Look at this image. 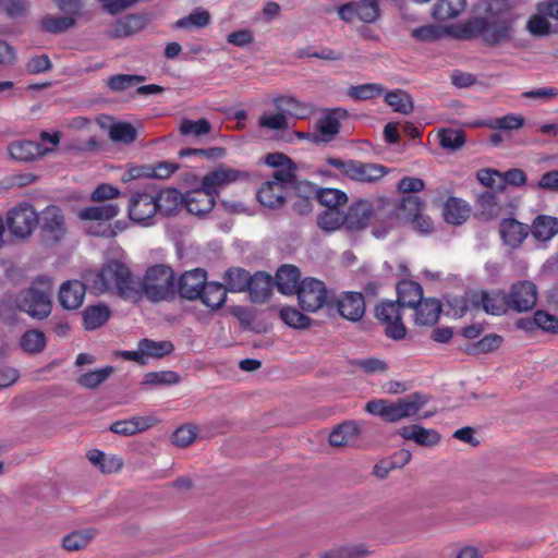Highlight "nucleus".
<instances>
[{
    "label": "nucleus",
    "instance_id": "0eeeda50",
    "mask_svg": "<svg viewBox=\"0 0 558 558\" xmlns=\"http://www.w3.org/2000/svg\"><path fill=\"white\" fill-rule=\"evenodd\" d=\"M294 294L298 295L301 308L312 313L328 305L331 298V292L326 284L312 277L304 278Z\"/></svg>",
    "mask_w": 558,
    "mask_h": 558
},
{
    "label": "nucleus",
    "instance_id": "9d476101",
    "mask_svg": "<svg viewBox=\"0 0 558 558\" xmlns=\"http://www.w3.org/2000/svg\"><path fill=\"white\" fill-rule=\"evenodd\" d=\"M7 223L14 236L26 238L38 226V215L31 204L22 203L8 211Z\"/></svg>",
    "mask_w": 558,
    "mask_h": 558
},
{
    "label": "nucleus",
    "instance_id": "f257e3e1",
    "mask_svg": "<svg viewBox=\"0 0 558 558\" xmlns=\"http://www.w3.org/2000/svg\"><path fill=\"white\" fill-rule=\"evenodd\" d=\"M513 14L509 0H490L484 16H475L462 26L463 38H481L489 46L508 41L513 34Z\"/></svg>",
    "mask_w": 558,
    "mask_h": 558
},
{
    "label": "nucleus",
    "instance_id": "39448f33",
    "mask_svg": "<svg viewBox=\"0 0 558 558\" xmlns=\"http://www.w3.org/2000/svg\"><path fill=\"white\" fill-rule=\"evenodd\" d=\"M326 163L344 178L363 184L376 183L388 173V169L383 165L355 159L328 157Z\"/></svg>",
    "mask_w": 558,
    "mask_h": 558
},
{
    "label": "nucleus",
    "instance_id": "4be33fe9",
    "mask_svg": "<svg viewBox=\"0 0 558 558\" xmlns=\"http://www.w3.org/2000/svg\"><path fill=\"white\" fill-rule=\"evenodd\" d=\"M339 314L351 322L360 320L365 314V300L360 292H344L337 301Z\"/></svg>",
    "mask_w": 558,
    "mask_h": 558
},
{
    "label": "nucleus",
    "instance_id": "ddd939ff",
    "mask_svg": "<svg viewBox=\"0 0 558 558\" xmlns=\"http://www.w3.org/2000/svg\"><path fill=\"white\" fill-rule=\"evenodd\" d=\"M508 293L510 311L515 313L529 312L534 308L537 302V288L529 280L513 283Z\"/></svg>",
    "mask_w": 558,
    "mask_h": 558
},
{
    "label": "nucleus",
    "instance_id": "b1692460",
    "mask_svg": "<svg viewBox=\"0 0 558 558\" xmlns=\"http://www.w3.org/2000/svg\"><path fill=\"white\" fill-rule=\"evenodd\" d=\"M156 422L153 416H132L128 420L113 422L109 430L121 436H133L153 427Z\"/></svg>",
    "mask_w": 558,
    "mask_h": 558
},
{
    "label": "nucleus",
    "instance_id": "f3484780",
    "mask_svg": "<svg viewBox=\"0 0 558 558\" xmlns=\"http://www.w3.org/2000/svg\"><path fill=\"white\" fill-rule=\"evenodd\" d=\"M43 232L54 242L61 241L66 234L65 218L60 207L49 205L43 210Z\"/></svg>",
    "mask_w": 558,
    "mask_h": 558
},
{
    "label": "nucleus",
    "instance_id": "37998d69",
    "mask_svg": "<svg viewBox=\"0 0 558 558\" xmlns=\"http://www.w3.org/2000/svg\"><path fill=\"white\" fill-rule=\"evenodd\" d=\"M480 215L485 219H495L501 215V206L494 192H484L477 197Z\"/></svg>",
    "mask_w": 558,
    "mask_h": 558
},
{
    "label": "nucleus",
    "instance_id": "c85d7f7f",
    "mask_svg": "<svg viewBox=\"0 0 558 558\" xmlns=\"http://www.w3.org/2000/svg\"><path fill=\"white\" fill-rule=\"evenodd\" d=\"M155 195L158 213L161 215H173L184 205V196L174 187L162 190Z\"/></svg>",
    "mask_w": 558,
    "mask_h": 558
},
{
    "label": "nucleus",
    "instance_id": "3c124183",
    "mask_svg": "<svg viewBox=\"0 0 558 558\" xmlns=\"http://www.w3.org/2000/svg\"><path fill=\"white\" fill-rule=\"evenodd\" d=\"M146 80L143 75L137 74H116L107 80V86L116 93L129 89Z\"/></svg>",
    "mask_w": 558,
    "mask_h": 558
},
{
    "label": "nucleus",
    "instance_id": "c03bdc74",
    "mask_svg": "<svg viewBox=\"0 0 558 558\" xmlns=\"http://www.w3.org/2000/svg\"><path fill=\"white\" fill-rule=\"evenodd\" d=\"M210 13L203 8H197L189 15L179 19L175 22V27L191 29L204 28L210 23Z\"/></svg>",
    "mask_w": 558,
    "mask_h": 558
},
{
    "label": "nucleus",
    "instance_id": "20e7f679",
    "mask_svg": "<svg viewBox=\"0 0 558 558\" xmlns=\"http://www.w3.org/2000/svg\"><path fill=\"white\" fill-rule=\"evenodd\" d=\"M51 293V279L47 276H38L28 288L14 296L13 304L16 310L33 319L43 320L50 315L52 310Z\"/></svg>",
    "mask_w": 558,
    "mask_h": 558
},
{
    "label": "nucleus",
    "instance_id": "4c0bfd02",
    "mask_svg": "<svg viewBox=\"0 0 558 558\" xmlns=\"http://www.w3.org/2000/svg\"><path fill=\"white\" fill-rule=\"evenodd\" d=\"M274 105L283 110L286 116H292L296 119H305L311 113V108L292 96H280L272 100Z\"/></svg>",
    "mask_w": 558,
    "mask_h": 558
},
{
    "label": "nucleus",
    "instance_id": "473e14b6",
    "mask_svg": "<svg viewBox=\"0 0 558 558\" xmlns=\"http://www.w3.org/2000/svg\"><path fill=\"white\" fill-rule=\"evenodd\" d=\"M360 426L354 421H348L338 425L329 435V444L333 447L345 446L356 440L360 435Z\"/></svg>",
    "mask_w": 558,
    "mask_h": 558
},
{
    "label": "nucleus",
    "instance_id": "0e129e2a",
    "mask_svg": "<svg viewBox=\"0 0 558 558\" xmlns=\"http://www.w3.org/2000/svg\"><path fill=\"white\" fill-rule=\"evenodd\" d=\"M196 433L197 428L193 424L180 426L171 436L172 444L178 447H187L195 440Z\"/></svg>",
    "mask_w": 558,
    "mask_h": 558
},
{
    "label": "nucleus",
    "instance_id": "ea45409f",
    "mask_svg": "<svg viewBox=\"0 0 558 558\" xmlns=\"http://www.w3.org/2000/svg\"><path fill=\"white\" fill-rule=\"evenodd\" d=\"M46 343L45 333L38 329L26 330L20 339V347L27 354L41 353L46 348Z\"/></svg>",
    "mask_w": 558,
    "mask_h": 558
},
{
    "label": "nucleus",
    "instance_id": "6ab92c4d",
    "mask_svg": "<svg viewBox=\"0 0 558 558\" xmlns=\"http://www.w3.org/2000/svg\"><path fill=\"white\" fill-rule=\"evenodd\" d=\"M498 231L502 243L514 250L522 245L531 229L517 219L504 218L499 222Z\"/></svg>",
    "mask_w": 558,
    "mask_h": 558
},
{
    "label": "nucleus",
    "instance_id": "a18cd8bd",
    "mask_svg": "<svg viewBox=\"0 0 558 558\" xmlns=\"http://www.w3.org/2000/svg\"><path fill=\"white\" fill-rule=\"evenodd\" d=\"M95 532L92 529L75 531L62 538V546L65 550L76 551L85 548L94 538Z\"/></svg>",
    "mask_w": 558,
    "mask_h": 558
},
{
    "label": "nucleus",
    "instance_id": "72a5a7b5",
    "mask_svg": "<svg viewBox=\"0 0 558 558\" xmlns=\"http://www.w3.org/2000/svg\"><path fill=\"white\" fill-rule=\"evenodd\" d=\"M471 208L469 205L457 197H449L444 206V218L448 223L461 225L469 218Z\"/></svg>",
    "mask_w": 558,
    "mask_h": 558
},
{
    "label": "nucleus",
    "instance_id": "f704fd0d",
    "mask_svg": "<svg viewBox=\"0 0 558 558\" xmlns=\"http://www.w3.org/2000/svg\"><path fill=\"white\" fill-rule=\"evenodd\" d=\"M466 7L465 0H438L434 8L432 15L435 20L446 22L457 19Z\"/></svg>",
    "mask_w": 558,
    "mask_h": 558
},
{
    "label": "nucleus",
    "instance_id": "13d9d810",
    "mask_svg": "<svg viewBox=\"0 0 558 558\" xmlns=\"http://www.w3.org/2000/svg\"><path fill=\"white\" fill-rule=\"evenodd\" d=\"M113 372L112 366H107L100 369L87 372L80 376L77 383L86 388H96L102 384Z\"/></svg>",
    "mask_w": 558,
    "mask_h": 558
},
{
    "label": "nucleus",
    "instance_id": "e2e57ef3",
    "mask_svg": "<svg viewBox=\"0 0 558 558\" xmlns=\"http://www.w3.org/2000/svg\"><path fill=\"white\" fill-rule=\"evenodd\" d=\"M401 307L402 306L399 305L398 302H381L375 308L376 318L383 324H386L392 319H398L401 315Z\"/></svg>",
    "mask_w": 558,
    "mask_h": 558
},
{
    "label": "nucleus",
    "instance_id": "4d7b16f0",
    "mask_svg": "<svg viewBox=\"0 0 558 558\" xmlns=\"http://www.w3.org/2000/svg\"><path fill=\"white\" fill-rule=\"evenodd\" d=\"M317 198L326 209L338 208L348 201L347 194L337 189H323L317 193Z\"/></svg>",
    "mask_w": 558,
    "mask_h": 558
},
{
    "label": "nucleus",
    "instance_id": "f8f14e48",
    "mask_svg": "<svg viewBox=\"0 0 558 558\" xmlns=\"http://www.w3.org/2000/svg\"><path fill=\"white\" fill-rule=\"evenodd\" d=\"M376 213H377V199L375 203H372L367 199H359L351 204L344 213L345 217V228L355 231L365 229L371 219H373V227L379 226L383 227V222L376 221Z\"/></svg>",
    "mask_w": 558,
    "mask_h": 558
},
{
    "label": "nucleus",
    "instance_id": "7c9ffc66",
    "mask_svg": "<svg viewBox=\"0 0 558 558\" xmlns=\"http://www.w3.org/2000/svg\"><path fill=\"white\" fill-rule=\"evenodd\" d=\"M397 302L402 307L417 305L423 300V289L420 283L412 280H402L397 286Z\"/></svg>",
    "mask_w": 558,
    "mask_h": 558
},
{
    "label": "nucleus",
    "instance_id": "79ce46f5",
    "mask_svg": "<svg viewBox=\"0 0 558 558\" xmlns=\"http://www.w3.org/2000/svg\"><path fill=\"white\" fill-rule=\"evenodd\" d=\"M252 276L243 268H230L225 274L227 290L231 292H243L247 290Z\"/></svg>",
    "mask_w": 558,
    "mask_h": 558
},
{
    "label": "nucleus",
    "instance_id": "dca6fc26",
    "mask_svg": "<svg viewBox=\"0 0 558 558\" xmlns=\"http://www.w3.org/2000/svg\"><path fill=\"white\" fill-rule=\"evenodd\" d=\"M345 111L330 110L325 116L319 118L316 122V133L311 134V141L315 144L329 143L340 132V119L344 116Z\"/></svg>",
    "mask_w": 558,
    "mask_h": 558
},
{
    "label": "nucleus",
    "instance_id": "6e6552de",
    "mask_svg": "<svg viewBox=\"0 0 558 558\" xmlns=\"http://www.w3.org/2000/svg\"><path fill=\"white\" fill-rule=\"evenodd\" d=\"M294 181L288 170L274 171L271 180L265 182L257 192L258 202L268 208H278L286 202L287 185Z\"/></svg>",
    "mask_w": 558,
    "mask_h": 558
},
{
    "label": "nucleus",
    "instance_id": "bf43d9fd",
    "mask_svg": "<svg viewBox=\"0 0 558 558\" xmlns=\"http://www.w3.org/2000/svg\"><path fill=\"white\" fill-rule=\"evenodd\" d=\"M280 317L284 324L290 327L304 329L310 326L311 318L294 307H283L280 310Z\"/></svg>",
    "mask_w": 558,
    "mask_h": 558
},
{
    "label": "nucleus",
    "instance_id": "338daca9",
    "mask_svg": "<svg viewBox=\"0 0 558 558\" xmlns=\"http://www.w3.org/2000/svg\"><path fill=\"white\" fill-rule=\"evenodd\" d=\"M367 549L363 545H354L331 549L325 553L320 558H362L366 556Z\"/></svg>",
    "mask_w": 558,
    "mask_h": 558
},
{
    "label": "nucleus",
    "instance_id": "680f3d73",
    "mask_svg": "<svg viewBox=\"0 0 558 558\" xmlns=\"http://www.w3.org/2000/svg\"><path fill=\"white\" fill-rule=\"evenodd\" d=\"M351 365L366 374L385 373L388 369V364L377 357L355 359L351 362Z\"/></svg>",
    "mask_w": 558,
    "mask_h": 558
},
{
    "label": "nucleus",
    "instance_id": "69168bd1",
    "mask_svg": "<svg viewBox=\"0 0 558 558\" xmlns=\"http://www.w3.org/2000/svg\"><path fill=\"white\" fill-rule=\"evenodd\" d=\"M476 178L484 186L495 189L498 192L502 191V178L500 171L489 168L482 169L477 171Z\"/></svg>",
    "mask_w": 558,
    "mask_h": 558
},
{
    "label": "nucleus",
    "instance_id": "412c9836",
    "mask_svg": "<svg viewBox=\"0 0 558 558\" xmlns=\"http://www.w3.org/2000/svg\"><path fill=\"white\" fill-rule=\"evenodd\" d=\"M473 303L481 305L487 314L495 316H501L510 310L508 293L502 290L482 291L474 296Z\"/></svg>",
    "mask_w": 558,
    "mask_h": 558
},
{
    "label": "nucleus",
    "instance_id": "a19ab883",
    "mask_svg": "<svg viewBox=\"0 0 558 558\" xmlns=\"http://www.w3.org/2000/svg\"><path fill=\"white\" fill-rule=\"evenodd\" d=\"M385 93V87L378 83H365L350 86L347 95L355 101L374 99Z\"/></svg>",
    "mask_w": 558,
    "mask_h": 558
},
{
    "label": "nucleus",
    "instance_id": "4468645a",
    "mask_svg": "<svg viewBox=\"0 0 558 558\" xmlns=\"http://www.w3.org/2000/svg\"><path fill=\"white\" fill-rule=\"evenodd\" d=\"M428 400V396L414 392L399 399L397 402L389 401L387 422L395 423L416 415L418 411L426 405Z\"/></svg>",
    "mask_w": 558,
    "mask_h": 558
},
{
    "label": "nucleus",
    "instance_id": "c9c22d12",
    "mask_svg": "<svg viewBox=\"0 0 558 558\" xmlns=\"http://www.w3.org/2000/svg\"><path fill=\"white\" fill-rule=\"evenodd\" d=\"M383 95L385 102L390 106L395 112L409 114L414 109V102L411 95L403 89H385Z\"/></svg>",
    "mask_w": 558,
    "mask_h": 558
},
{
    "label": "nucleus",
    "instance_id": "49530a36",
    "mask_svg": "<svg viewBox=\"0 0 558 558\" xmlns=\"http://www.w3.org/2000/svg\"><path fill=\"white\" fill-rule=\"evenodd\" d=\"M317 225L324 231H336L342 226L345 227L344 213L340 211L338 208L325 209L317 217Z\"/></svg>",
    "mask_w": 558,
    "mask_h": 558
},
{
    "label": "nucleus",
    "instance_id": "052dcab7",
    "mask_svg": "<svg viewBox=\"0 0 558 558\" xmlns=\"http://www.w3.org/2000/svg\"><path fill=\"white\" fill-rule=\"evenodd\" d=\"M439 142L442 148L456 150L465 143V135L460 130H442L439 133Z\"/></svg>",
    "mask_w": 558,
    "mask_h": 558
},
{
    "label": "nucleus",
    "instance_id": "603ef678",
    "mask_svg": "<svg viewBox=\"0 0 558 558\" xmlns=\"http://www.w3.org/2000/svg\"><path fill=\"white\" fill-rule=\"evenodd\" d=\"M75 24V19L70 14L68 16L47 15L41 20L44 31L52 34L62 33Z\"/></svg>",
    "mask_w": 558,
    "mask_h": 558
},
{
    "label": "nucleus",
    "instance_id": "2eb2a0df",
    "mask_svg": "<svg viewBox=\"0 0 558 558\" xmlns=\"http://www.w3.org/2000/svg\"><path fill=\"white\" fill-rule=\"evenodd\" d=\"M248 172L228 167H219L202 178L203 186L209 189L216 196L218 189L231 183L247 180Z\"/></svg>",
    "mask_w": 558,
    "mask_h": 558
},
{
    "label": "nucleus",
    "instance_id": "9b49d317",
    "mask_svg": "<svg viewBox=\"0 0 558 558\" xmlns=\"http://www.w3.org/2000/svg\"><path fill=\"white\" fill-rule=\"evenodd\" d=\"M158 213L156 195L153 191H135L129 201V217L132 221L150 226L155 215Z\"/></svg>",
    "mask_w": 558,
    "mask_h": 558
},
{
    "label": "nucleus",
    "instance_id": "864d4df0",
    "mask_svg": "<svg viewBox=\"0 0 558 558\" xmlns=\"http://www.w3.org/2000/svg\"><path fill=\"white\" fill-rule=\"evenodd\" d=\"M180 375L173 371L150 372L144 376L143 385L170 386L180 383Z\"/></svg>",
    "mask_w": 558,
    "mask_h": 558
},
{
    "label": "nucleus",
    "instance_id": "2f4dec72",
    "mask_svg": "<svg viewBox=\"0 0 558 558\" xmlns=\"http://www.w3.org/2000/svg\"><path fill=\"white\" fill-rule=\"evenodd\" d=\"M83 326L86 330H95L104 326L111 316L110 308L102 304L87 306L83 313Z\"/></svg>",
    "mask_w": 558,
    "mask_h": 558
},
{
    "label": "nucleus",
    "instance_id": "de8ad7c7",
    "mask_svg": "<svg viewBox=\"0 0 558 558\" xmlns=\"http://www.w3.org/2000/svg\"><path fill=\"white\" fill-rule=\"evenodd\" d=\"M145 353L146 357L160 359L165 355L170 354L174 350V345L171 341H154L151 339H142L137 345Z\"/></svg>",
    "mask_w": 558,
    "mask_h": 558
},
{
    "label": "nucleus",
    "instance_id": "58836bf2",
    "mask_svg": "<svg viewBox=\"0 0 558 558\" xmlns=\"http://www.w3.org/2000/svg\"><path fill=\"white\" fill-rule=\"evenodd\" d=\"M227 288L219 282H208L199 300L210 310H219L226 302Z\"/></svg>",
    "mask_w": 558,
    "mask_h": 558
},
{
    "label": "nucleus",
    "instance_id": "5701e85b",
    "mask_svg": "<svg viewBox=\"0 0 558 558\" xmlns=\"http://www.w3.org/2000/svg\"><path fill=\"white\" fill-rule=\"evenodd\" d=\"M86 294V286L80 280H68L59 289L60 305L68 311L82 306Z\"/></svg>",
    "mask_w": 558,
    "mask_h": 558
},
{
    "label": "nucleus",
    "instance_id": "c756f323",
    "mask_svg": "<svg viewBox=\"0 0 558 558\" xmlns=\"http://www.w3.org/2000/svg\"><path fill=\"white\" fill-rule=\"evenodd\" d=\"M272 284V278L269 275L264 272L254 274L247 288L251 300L255 303L266 302L271 294Z\"/></svg>",
    "mask_w": 558,
    "mask_h": 558
},
{
    "label": "nucleus",
    "instance_id": "7ed1b4c3",
    "mask_svg": "<svg viewBox=\"0 0 558 558\" xmlns=\"http://www.w3.org/2000/svg\"><path fill=\"white\" fill-rule=\"evenodd\" d=\"M423 203L416 195L403 196L400 201L387 197L377 198L376 221L383 222V227L375 226L372 234L376 239H384L395 228L397 222H410L420 211Z\"/></svg>",
    "mask_w": 558,
    "mask_h": 558
},
{
    "label": "nucleus",
    "instance_id": "5fc2aeb1",
    "mask_svg": "<svg viewBox=\"0 0 558 558\" xmlns=\"http://www.w3.org/2000/svg\"><path fill=\"white\" fill-rule=\"evenodd\" d=\"M109 136L113 142L131 144L136 140V130L126 122H118L110 126Z\"/></svg>",
    "mask_w": 558,
    "mask_h": 558
},
{
    "label": "nucleus",
    "instance_id": "8fccbe9b",
    "mask_svg": "<svg viewBox=\"0 0 558 558\" xmlns=\"http://www.w3.org/2000/svg\"><path fill=\"white\" fill-rule=\"evenodd\" d=\"M524 124V118L514 113H509L500 118L490 119L482 123L490 130L512 131L518 130Z\"/></svg>",
    "mask_w": 558,
    "mask_h": 558
},
{
    "label": "nucleus",
    "instance_id": "aec40b11",
    "mask_svg": "<svg viewBox=\"0 0 558 558\" xmlns=\"http://www.w3.org/2000/svg\"><path fill=\"white\" fill-rule=\"evenodd\" d=\"M216 195L206 186L187 192L184 195V205L189 213L203 216L215 206Z\"/></svg>",
    "mask_w": 558,
    "mask_h": 558
},
{
    "label": "nucleus",
    "instance_id": "a878e982",
    "mask_svg": "<svg viewBox=\"0 0 558 558\" xmlns=\"http://www.w3.org/2000/svg\"><path fill=\"white\" fill-rule=\"evenodd\" d=\"M411 307L415 311V324L421 326L435 325L441 313V303L435 298L423 299Z\"/></svg>",
    "mask_w": 558,
    "mask_h": 558
},
{
    "label": "nucleus",
    "instance_id": "bb28decb",
    "mask_svg": "<svg viewBox=\"0 0 558 558\" xmlns=\"http://www.w3.org/2000/svg\"><path fill=\"white\" fill-rule=\"evenodd\" d=\"M398 433L405 440H413L415 444L424 447H433L440 441V435L437 430L420 425L404 426Z\"/></svg>",
    "mask_w": 558,
    "mask_h": 558
},
{
    "label": "nucleus",
    "instance_id": "cd10ccee",
    "mask_svg": "<svg viewBox=\"0 0 558 558\" xmlns=\"http://www.w3.org/2000/svg\"><path fill=\"white\" fill-rule=\"evenodd\" d=\"M300 270L293 265H282L276 274V287L283 294L292 295L300 286Z\"/></svg>",
    "mask_w": 558,
    "mask_h": 558
},
{
    "label": "nucleus",
    "instance_id": "1a4fd4ad",
    "mask_svg": "<svg viewBox=\"0 0 558 558\" xmlns=\"http://www.w3.org/2000/svg\"><path fill=\"white\" fill-rule=\"evenodd\" d=\"M119 206L112 203L101 204L97 206H88L78 210L77 217L84 221H97V227L94 229L92 226L86 228L87 233L96 236H110L113 235L109 225V220L113 219L119 214Z\"/></svg>",
    "mask_w": 558,
    "mask_h": 558
},
{
    "label": "nucleus",
    "instance_id": "09e8293b",
    "mask_svg": "<svg viewBox=\"0 0 558 558\" xmlns=\"http://www.w3.org/2000/svg\"><path fill=\"white\" fill-rule=\"evenodd\" d=\"M179 131L183 136L201 137L203 135H207L211 131V124L205 118H201L197 121L183 119L179 126Z\"/></svg>",
    "mask_w": 558,
    "mask_h": 558
},
{
    "label": "nucleus",
    "instance_id": "6e6d98bb",
    "mask_svg": "<svg viewBox=\"0 0 558 558\" xmlns=\"http://www.w3.org/2000/svg\"><path fill=\"white\" fill-rule=\"evenodd\" d=\"M258 126L271 131H286L289 129V122L283 110H280L277 113L262 114L258 120Z\"/></svg>",
    "mask_w": 558,
    "mask_h": 558
},
{
    "label": "nucleus",
    "instance_id": "393cba45",
    "mask_svg": "<svg viewBox=\"0 0 558 558\" xmlns=\"http://www.w3.org/2000/svg\"><path fill=\"white\" fill-rule=\"evenodd\" d=\"M50 151H52V149L46 148L39 143L26 140L14 141L9 146L10 156L19 161H32Z\"/></svg>",
    "mask_w": 558,
    "mask_h": 558
},
{
    "label": "nucleus",
    "instance_id": "774afa93",
    "mask_svg": "<svg viewBox=\"0 0 558 558\" xmlns=\"http://www.w3.org/2000/svg\"><path fill=\"white\" fill-rule=\"evenodd\" d=\"M537 329L545 332L558 333V317L546 311L538 310L534 313Z\"/></svg>",
    "mask_w": 558,
    "mask_h": 558
},
{
    "label": "nucleus",
    "instance_id": "423d86ee",
    "mask_svg": "<svg viewBox=\"0 0 558 558\" xmlns=\"http://www.w3.org/2000/svg\"><path fill=\"white\" fill-rule=\"evenodd\" d=\"M144 294L150 301L158 302L173 296L175 274L165 264H157L146 269L142 281Z\"/></svg>",
    "mask_w": 558,
    "mask_h": 558
},
{
    "label": "nucleus",
    "instance_id": "a211bd4d",
    "mask_svg": "<svg viewBox=\"0 0 558 558\" xmlns=\"http://www.w3.org/2000/svg\"><path fill=\"white\" fill-rule=\"evenodd\" d=\"M207 283V274L204 269L195 268L185 271L179 280L180 295L191 301L197 300L201 298Z\"/></svg>",
    "mask_w": 558,
    "mask_h": 558
},
{
    "label": "nucleus",
    "instance_id": "f03ea898",
    "mask_svg": "<svg viewBox=\"0 0 558 558\" xmlns=\"http://www.w3.org/2000/svg\"><path fill=\"white\" fill-rule=\"evenodd\" d=\"M86 281L97 294L114 293L126 298L134 291L132 271L126 264L118 259H110L101 268L89 271Z\"/></svg>",
    "mask_w": 558,
    "mask_h": 558
},
{
    "label": "nucleus",
    "instance_id": "e433bc0d",
    "mask_svg": "<svg viewBox=\"0 0 558 558\" xmlns=\"http://www.w3.org/2000/svg\"><path fill=\"white\" fill-rule=\"evenodd\" d=\"M558 233V218L541 215L532 225V234L536 240L548 241Z\"/></svg>",
    "mask_w": 558,
    "mask_h": 558
}]
</instances>
